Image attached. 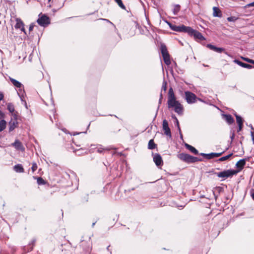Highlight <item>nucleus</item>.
Segmentation results:
<instances>
[{
  "instance_id": "obj_14",
  "label": "nucleus",
  "mask_w": 254,
  "mask_h": 254,
  "mask_svg": "<svg viewBox=\"0 0 254 254\" xmlns=\"http://www.w3.org/2000/svg\"><path fill=\"white\" fill-rule=\"evenodd\" d=\"M11 145L17 150H20L22 152L25 151V148L22 143L18 139H16Z\"/></svg>"
},
{
  "instance_id": "obj_36",
  "label": "nucleus",
  "mask_w": 254,
  "mask_h": 254,
  "mask_svg": "<svg viewBox=\"0 0 254 254\" xmlns=\"http://www.w3.org/2000/svg\"><path fill=\"white\" fill-rule=\"evenodd\" d=\"M37 167H38V166H37L36 163L33 162L32 163V167H31V170H32V172H34L37 169Z\"/></svg>"
},
{
  "instance_id": "obj_53",
  "label": "nucleus",
  "mask_w": 254,
  "mask_h": 254,
  "mask_svg": "<svg viewBox=\"0 0 254 254\" xmlns=\"http://www.w3.org/2000/svg\"><path fill=\"white\" fill-rule=\"evenodd\" d=\"M252 196L253 199L254 200V193H253L252 194Z\"/></svg>"
},
{
  "instance_id": "obj_51",
  "label": "nucleus",
  "mask_w": 254,
  "mask_h": 254,
  "mask_svg": "<svg viewBox=\"0 0 254 254\" xmlns=\"http://www.w3.org/2000/svg\"><path fill=\"white\" fill-rule=\"evenodd\" d=\"M179 134H180V138L183 139V134L182 133V132H181V130L180 129V131H179Z\"/></svg>"
},
{
  "instance_id": "obj_19",
  "label": "nucleus",
  "mask_w": 254,
  "mask_h": 254,
  "mask_svg": "<svg viewBox=\"0 0 254 254\" xmlns=\"http://www.w3.org/2000/svg\"><path fill=\"white\" fill-rule=\"evenodd\" d=\"M223 117L224 119L229 125L232 124L234 122L233 118L230 114H223Z\"/></svg>"
},
{
  "instance_id": "obj_28",
  "label": "nucleus",
  "mask_w": 254,
  "mask_h": 254,
  "mask_svg": "<svg viewBox=\"0 0 254 254\" xmlns=\"http://www.w3.org/2000/svg\"><path fill=\"white\" fill-rule=\"evenodd\" d=\"M167 82L164 78L163 82H162V85L161 91H162V92H163V91L164 93H165L167 90Z\"/></svg>"
},
{
  "instance_id": "obj_52",
  "label": "nucleus",
  "mask_w": 254,
  "mask_h": 254,
  "mask_svg": "<svg viewBox=\"0 0 254 254\" xmlns=\"http://www.w3.org/2000/svg\"><path fill=\"white\" fill-rule=\"evenodd\" d=\"M224 52L228 56L230 57H232L231 55L230 54H229L227 52H226V51H224Z\"/></svg>"
},
{
  "instance_id": "obj_16",
  "label": "nucleus",
  "mask_w": 254,
  "mask_h": 254,
  "mask_svg": "<svg viewBox=\"0 0 254 254\" xmlns=\"http://www.w3.org/2000/svg\"><path fill=\"white\" fill-rule=\"evenodd\" d=\"M234 62L238 64L239 65L248 69H251L253 67V66H252V65L243 63L237 59H235L234 61Z\"/></svg>"
},
{
  "instance_id": "obj_27",
  "label": "nucleus",
  "mask_w": 254,
  "mask_h": 254,
  "mask_svg": "<svg viewBox=\"0 0 254 254\" xmlns=\"http://www.w3.org/2000/svg\"><path fill=\"white\" fill-rule=\"evenodd\" d=\"M33 178L37 179V183L39 185H43L46 184V181L41 177L36 178L35 177H33Z\"/></svg>"
},
{
  "instance_id": "obj_39",
  "label": "nucleus",
  "mask_w": 254,
  "mask_h": 254,
  "mask_svg": "<svg viewBox=\"0 0 254 254\" xmlns=\"http://www.w3.org/2000/svg\"><path fill=\"white\" fill-rule=\"evenodd\" d=\"M224 51H225V49L224 48H223L217 47L215 52H217V53H222V52H224Z\"/></svg>"
},
{
  "instance_id": "obj_3",
  "label": "nucleus",
  "mask_w": 254,
  "mask_h": 254,
  "mask_svg": "<svg viewBox=\"0 0 254 254\" xmlns=\"http://www.w3.org/2000/svg\"><path fill=\"white\" fill-rule=\"evenodd\" d=\"M161 52L165 64L168 65L171 64L170 55L167 51V47L164 44H161L160 46Z\"/></svg>"
},
{
  "instance_id": "obj_59",
  "label": "nucleus",
  "mask_w": 254,
  "mask_h": 254,
  "mask_svg": "<svg viewBox=\"0 0 254 254\" xmlns=\"http://www.w3.org/2000/svg\"><path fill=\"white\" fill-rule=\"evenodd\" d=\"M109 246H108V247H107V250H109Z\"/></svg>"
},
{
  "instance_id": "obj_25",
  "label": "nucleus",
  "mask_w": 254,
  "mask_h": 254,
  "mask_svg": "<svg viewBox=\"0 0 254 254\" xmlns=\"http://www.w3.org/2000/svg\"><path fill=\"white\" fill-rule=\"evenodd\" d=\"M157 147V144H156L153 139H150L148 144V148L149 149H153Z\"/></svg>"
},
{
  "instance_id": "obj_20",
  "label": "nucleus",
  "mask_w": 254,
  "mask_h": 254,
  "mask_svg": "<svg viewBox=\"0 0 254 254\" xmlns=\"http://www.w3.org/2000/svg\"><path fill=\"white\" fill-rule=\"evenodd\" d=\"M245 164L246 161L244 159H240L237 162L236 166L238 169H239L238 172L242 170L243 169Z\"/></svg>"
},
{
  "instance_id": "obj_30",
  "label": "nucleus",
  "mask_w": 254,
  "mask_h": 254,
  "mask_svg": "<svg viewBox=\"0 0 254 254\" xmlns=\"http://www.w3.org/2000/svg\"><path fill=\"white\" fill-rule=\"evenodd\" d=\"M7 108L10 113H13L14 111V107L12 103H8Z\"/></svg>"
},
{
  "instance_id": "obj_37",
  "label": "nucleus",
  "mask_w": 254,
  "mask_h": 254,
  "mask_svg": "<svg viewBox=\"0 0 254 254\" xmlns=\"http://www.w3.org/2000/svg\"><path fill=\"white\" fill-rule=\"evenodd\" d=\"M244 60H245V61L249 63H251V64H254V60H252V59H250L249 58H243L242 57V58Z\"/></svg>"
},
{
  "instance_id": "obj_22",
  "label": "nucleus",
  "mask_w": 254,
  "mask_h": 254,
  "mask_svg": "<svg viewBox=\"0 0 254 254\" xmlns=\"http://www.w3.org/2000/svg\"><path fill=\"white\" fill-rule=\"evenodd\" d=\"M13 169L16 173H23L24 171L22 165L20 164H17L14 165Z\"/></svg>"
},
{
  "instance_id": "obj_56",
  "label": "nucleus",
  "mask_w": 254,
  "mask_h": 254,
  "mask_svg": "<svg viewBox=\"0 0 254 254\" xmlns=\"http://www.w3.org/2000/svg\"><path fill=\"white\" fill-rule=\"evenodd\" d=\"M25 106L26 108H27V104H26V103L25 102Z\"/></svg>"
},
{
  "instance_id": "obj_2",
  "label": "nucleus",
  "mask_w": 254,
  "mask_h": 254,
  "mask_svg": "<svg viewBox=\"0 0 254 254\" xmlns=\"http://www.w3.org/2000/svg\"><path fill=\"white\" fill-rule=\"evenodd\" d=\"M177 157L183 162L188 164L202 161V159L197 157L192 156L189 154L182 153L177 155Z\"/></svg>"
},
{
  "instance_id": "obj_1",
  "label": "nucleus",
  "mask_w": 254,
  "mask_h": 254,
  "mask_svg": "<svg viewBox=\"0 0 254 254\" xmlns=\"http://www.w3.org/2000/svg\"><path fill=\"white\" fill-rule=\"evenodd\" d=\"M167 104L169 108H174V111L178 114H183V107L180 103L176 100L173 89L172 87H170L169 89Z\"/></svg>"
},
{
  "instance_id": "obj_34",
  "label": "nucleus",
  "mask_w": 254,
  "mask_h": 254,
  "mask_svg": "<svg viewBox=\"0 0 254 254\" xmlns=\"http://www.w3.org/2000/svg\"><path fill=\"white\" fill-rule=\"evenodd\" d=\"M172 117L173 118L175 119V121H176V126L177 127L178 131H180L181 128L180 127L179 122L177 118H176V117L175 115H173Z\"/></svg>"
},
{
  "instance_id": "obj_10",
  "label": "nucleus",
  "mask_w": 254,
  "mask_h": 254,
  "mask_svg": "<svg viewBox=\"0 0 254 254\" xmlns=\"http://www.w3.org/2000/svg\"><path fill=\"white\" fill-rule=\"evenodd\" d=\"M9 79L14 86L17 88H19V92H18L17 93L22 100V96L20 95V93L24 92V90H22L21 88L22 86V84L19 81L12 78L10 77Z\"/></svg>"
},
{
  "instance_id": "obj_45",
  "label": "nucleus",
  "mask_w": 254,
  "mask_h": 254,
  "mask_svg": "<svg viewBox=\"0 0 254 254\" xmlns=\"http://www.w3.org/2000/svg\"><path fill=\"white\" fill-rule=\"evenodd\" d=\"M4 97V95L2 92H0V101L3 100Z\"/></svg>"
},
{
  "instance_id": "obj_58",
  "label": "nucleus",
  "mask_w": 254,
  "mask_h": 254,
  "mask_svg": "<svg viewBox=\"0 0 254 254\" xmlns=\"http://www.w3.org/2000/svg\"><path fill=\"white\" fill-rule=\"evenodd\" d=\"M250 127H251V128H252V129L253 128V126H252V125L250 126Z\"/></svg>"
},
{
  "instance_id": "obj_8",
  "label": "nucleus",
  "mask_w": 254,
  "mask_h": 254,
  "mask_svg": "<svg viewBox=\"0 0 254 254\" xmlns=\"http://www.w3.org/2000/svg\"><path fill=\"white\" fill-rule=\"evenodd\" d=\"M37 22L40 26H46L50 24V20L49 17L45 14H43L41 17H39Z\"/></svg>"
},
{
  "instance_id": "obj_55",
  "label": "nucleus",
  "mask_w": 254,
  "mask_h": 254,
  "mask_svg": "<svg viewBox=\"0 0 254 254\" xmlns=\"http://www.w3.org/2000/svg\"><path fill=\"white\" fill-rule=\"evenodd\" d=\"M102 20H106L107 21H109L108 20L106 19H101Z\"/></svg>"
},
{
  "instance_id": "obj_11",
  "label": "nucleus",
  "mask_w": 254,
  "mask_h": 254,
  "mask_svg": "<svg viewBox=\"0 0 254 254\" xmlns=\"http://www.w3.org/2000/svg\"><path fill=\"white\" fill-rule=\"evenodd\" d=\"M224 151H223L222 152L220 153H200L199 154L200 155L204 157L206 159L209 160L212 158H215V157H218L220 156Z\"/></svg>"
},
{
  "instance_id": "obj_50",
  "label": "nucleus",
  "mask_w": 254,
  "mask_h": 254,
  "mask_svg": "<svg viewBox=\"0 0 254 254\" xmlns=\"http://www.w3.org/2000/svg\"><path fill=\"white\" fill-rule=\"evenodd\" d=\"M163 98V93L162 92V91H161L160 94L159 99H162Z\"/></svg>"
},
{
  "instance_id": "obj_12",
  "label": "nucleus",
  "mask_w": 254,
  "mask_h": 254,
  "mask_svg": "<svg viewBox=\"0 0 254 254\" xmlns=\"http://www.w3.org/2000/svg\"><path fill=\"white\" fill-rule=\"evenodd\" d=\"M162 127L164 131V134L170 138H171L172 134L171 130L169 127L168 122L166 120H164L163 121Z\"/></svg>"
},
{
  "instance_id": "obj_41",
  "label": "nucleus",
  "mask_w": 254,
  "mask_h": 254,
  "mask_svg": "<svg viewBox=\"0 0 254 254\" xmlns=\"http://www.w3.org/2000/svg\"><path fill=\"white\" fill-rule=\"evenodd\" d=\"M4 116V114L0 110V119H1V120H3Z\"/></svg>"
},
{
  "instance_id": "obj_49",
  "label": "nucleus",
  "mask_w": 254,
  "mask_h": 254,
  "mask_svg": "<svg viewBox=\"0 0 254 254\" xmlns=\"http://www.w3.org/2000/svg\"><path fill=\"white\" fill-rule=\"evenodd\" d=\"M166 23H167V24L169 26V27L171 28V27L172 26H173L174 24H172L171 22H168V21H166Z\"/></svg>"
},
{
  "instance_id": "obj_46",
  "label": "nucleus",
  "mask_w": 254,
  "mask_h": 254,
  "mask_svg": "<svg viewBox=\"0 0 254 254\" xmlns=\"http://www.w3.org/2000/svg\"><path fill=\"white\" fill-rule=\"evenodd\" d=\"M251 136H252V139L253 143L254 144V132L251 131Z\"/></svg>"
},
{
  "instance_id": "obj_9",
  "label": "nucleus",
  "mask_w": 254,
  "mask_h": 254,
  "mask_svg": "<svg viewBox=\"0 0 254 254\" xmlns=\"http://www.w3.org/2000/svg\"><path fill=\"white\" fill-rule=\"evenodd\" d=\"M189 28V26H186L184 25L177 26L174 24L173 26L171 27V29L176 32H183L187 33Z\"/></svg>"
},
{
  "instance_id": "obj_40",
  "label": "nucleus",
  "mask_w": 254,
  "mask_h": 254,
  "mask_svg": "<svg viewBox=\"0 0 254 254\" xmlns=\"http://www.w3.org/2000/svg\"><path fill=\"white\" fill-rule=\"evenodd\" d=\"M236 19V18L234 16H230L227 18V20L230 22H234Z\"/></svg>"
},
{
  "instance_id": "obj_15",
  "label": "nucleus",
  "mask_w": 254,
  "mask_h": 254,
  "mask_svg": "<svg viewBox=\"0 0 254 254\" xmlns=\"http://www.w3.org/2000/svg\"><path fill=\"white\" fill-rule=\"evenodd\" d=\"M96 151L97 152L100 153H104L105 151H109L110 150H116L117 148L114 147L113 146H110L106 148H104L101 145L98 146L96 148Z\"/></svg>"
},
{
  "instance_id": "obj_60",
  "label": "nucleus",
  "mask_w": 254,
  "mask_h": 254,
  "mask_svg": "<svg viewBox=\"0 0 254 254\" xmlns=\"http://www.w3.org/2000/svg\"><path fill=\"white\" fill-rule=\"evenodd\" d=\"M51 0H48L49 1H50Z\"/></svg>"
},
{
  "instance_id": "obj_54",
  "label": "nucleus",
  "mask_w": 254,
  "mask_h": 254,
  "mask_svg": "<svg viewBox=\"0 0 254 254\" xmlns=\"http://www.w3.org/2000/svg\"><path fill=\"white\" fill-rule=\"evenodd\" d=\"M95 222H94V223H92V227H94V226L95 225Z\"/></svg>"
},
{
  "instance_id": "obj_38",
  "label": "nucleus",
  "mask_w": 254,
  "mask_h": 254,
  "mask_svg": "<svg viewBox=\"0 0 254 254\" xmlns=\"http://www.w3.org/2000/svg\"><path fill=\"white\" fill-rule=\"evenodd\" d=\"M62 254H71L70 250L64 249L62 250Z\"/></svg>"
},
{
  "instance_id": "obj_48",
  "label": "nucleus",
  "mask_w": 254,
  "mask_h": 254,
  "mask_svg": "<svg viewBox=\"0 0 254 254\" xmlns=\"http://www.w3.org/2000/svg\"><path fill=\"white\" fill-rule=\"evenodd\" d=\"M162 99H159L158 109L159 108L160 105L162 103Z\"/></svg>"
},
{
  "instance_id": "obj_18",
  "label": "nucleus",
  "mask_w": 254,
  "mask_h": 254,
  "mask_svg": "<svg viewBox=\"0 0 254 254\" xmlns=\"http://www.w3.org/2000/svg\"><path fill=\"white\" fill-rule=\"evenodd\" d=\"M17 124L18 123L16 118L13 120H11L9 122V131H12L17 127Z\"/></svg>"
},
{
  "instance_id": "obj_5",
  "label": "nucleus",
  "mask_w": 254,
  "mask_h": 254,
  "mask_svg": "<svg viewBox=\"0 0 254 254\" xmlns=\"http://www.w3.org/2000/svg\"><path fill=\"white\" fill-rule=\"evenodd\" d=\"M238 172V171L230 169L216 173V174L219 178H227L236 175Z\"/></svg>"
},
{
  "instance_id": "obj_17",
  "label": "nucleus",
  "mask_w": 254,
  "mask_h": 254,
  "mask_svg": "<svg viewBox=\"0 0 254 254\" xmlns=\"http://www.w3.org/2000/svg\"><path fill=\"white\" fill-rule=\"evenodd\" d=\"M223 191L224 189L222 187H218L214 189L213 190V193L214 195L215 199L217 198L218 195L223 192Z\"/></svg>"
},
{
  "instance_id": "obj_57",
  "label": "nucleus",
  "mask_w": 254,
  "mask_h": 254,
  "mask_svg": "<svg viewBox=\"0 0 254 254\" xmlns=\"http://www.w3.org/2000/svg\"><path fill=\"white\" fill-rule=\"evenodd\" d=\"M250 127H251V128H252V129L253 128V126H252V125L250 126Z\"/></svg>"
},
{
  "instance_id": "obj_33",
  "label": "nucleus",
  "mask_w": 254,
  "mask_h": 254,
  "mask_svg": "<svg viewBox=\"0 0 254 254\" xmlns=\"http://www.w3.org/2000/svg\"><path fill=\"white\" fill-rule=\"evenodd\" d=\"M180 10V6L179 4H176L175 5L174 9H173V13L174 15H177L178 13L179 12Z\"/></svg>"
},
{
  "instance_id": "obj_31",
  "label": "nucleus",
  "mask_w": 254,
  "mask_h": 254,
  "mask_svg": "<svg viewBox=\"0 0 254 254\" xmlns=\"http://www.w3.org/2000/svg\"><path fill=\"white\" fill-rule=\"evenodd\" d=\"M233 155V153H230L226 156H223V157H222L221 158H220L217 161H225L227 159H228L231 156H232Z\"/></svg>"
},
{
  "instance_id": "obj_42",
  "label": "nucleus",
  "mask_w": 254,
  "mask_h": 254,
  "mask_svg": "<svg viewBox=\"0 0 254 254\" xmlns=\"http://www.w3.org/2000/svg\"><path fill=\"white\" fill-rule=\"evenodd\" d=\"M234 137H235L234 131H232V132H231V135H230L231 141H233V139H234Z\"/></svg>"
},
{
  "instance_id": "obj_7",
  "label": "nucleus",
  "mask_w": 254,
  "mask_h": 254,
  "mask_svg": "<svg viewBox=\"0 0 254 254\" xmlns=\"http://www.w3.org/2000/svg\"><path fill=\"white\" fill-rule=\"evenodd\" d=\"M185 99L188 104L194 103L197 99L196 96L190 91L185 92Z\"/></svg>"
},
{
  "instance_id": "obj_29",
  "label": "nucleus",
  "mask_w": 254,
  "mask_h": 254,
  "mask_svg": "<svg viewBox=\"0 0 254 254\" xmlns=\"http://www.w3.org/2000/svg\"><path fill=\"white\" fill-rule=\"evenodd\" d=\"M6 121L4 120H1L0 121V132L2 131L4 129H5L6 127Z\"/></svg>"
},
{
  "instance_id": "obj_35",
  "label": "nucleus",
  "mask_w": 254,
  "mask_h": 254,
  "mask_svg": "<svg viewBox=\"0 0 254 254\" xmlns=\"http://www.w3.org/2000/svg\"><path fill=\"white\" fill-rule=\"evenodd\" d=\"M206 47L209 48V49L211 50H213L214 51H216V47L214 45H213L211 44H207L206 45Z\"/></svg>"
},
{
  "instance_id": "obj_47",
  "label": "nucleus",
  "mask_w": 254,
  "mask_h": 254,
  "mask_svg": "<svg viewBox=\"0 0 254 254\" xmlns=\"http://www.w3.org/2000/svg\"><path fill=\"white\" fill-rule=\"evenodd\" d=\"M247 6H254V1L247 5Z\"/></svg>"
},
{
  "instance_id": "obj_21",
  "label": "nucleus",
  "mask_w": 254,
  "mask_h": 254,
  "mask_svg": "<svg viewBox=\"0 0 254 254\" xmlns=\"http://www.w3.org/2000/svg\"><path fill=\"white\" fill-rule=\"evenodd\" d=\"M185 146L188 149H189L192 153H193L195 155L198 154V150L196 149H195L194 147H193L192 146H191L188 143H185Z\"/></svg>"
},
{
  "instance_id": "obj_4",
  "label": "nucleus",
  "mask_w": 254,
  "mask_h": 254,
  "mask_svg": "<svg viewBox=\"0 0 254 254\" xmlns=\"http://www.w3.org/2000/svg\"><path fill=\"white\" fill-rule=\"evenodd\" d=\"M187 33H188L190 36H193L196 41H203L205 40L204 37L200 32L193 29L190 27H189Z\"/></svg>"
},
{
  "instance_id": "obj_32",
  "label": "nucleus",
  "mask_w": 254,
  "mask_h": 254,
  "mask_svg": "<svg viewBox=\"0 0 254 254\" xmlns=\"http://www.w3.org/2000/svg\"><path fill=\"white\" fill-rule=\"evenodd\" d=\"M118 5L123 9H126V6L124 4L122 0H114Z\"/></svg>"
},
{
  "instance_id": "obj_43",
  "label": "nucleus",
  "mask_w": 254,
  "mask_h": 254,
  "mask_svg": "<svg viewBox=\"0 0 254 254\" xmlns=\"http://www.w3.org/2000/svg\"><path fill=\"white\" fill-rule=\"evenodd\" d=\"M34 25L33 23H31L30 26H29V31H31L32 30H33V28H34Z\"/></svg>"
},
{
  "instance_id": "obj_24",
  "label": "nucleus",
  "mask_w": 254,
  "mask_h": 254,
  "mask_svg": "<svg viewBox=\"0 0 254 254\" xmlns=\"http://www.w3.org/2000/svg\"><path fill=\"white\" fill-rule=\"evenodd\" d=\"M213 14L214 16L218 17H220L222 16L221 12L218 7L215 6L213 8Z\"/></svg>"
},
{
  "instance_id": "obj_26",
  "label": "nucleus",
  "mask_w": 254,
  "mask_h": 254,
  "mask_svg": "<svg viewBox=\"0 0 254 254\" xmlns=\"http://www.w3.org/2000/svg\"><path fill=\"white\" fill-rule=\"evenodd\" d=\"M234 115L236 117V121L238 125H243V120L242 118L237 115L236 113L234 114Z\"/></svg>"
},
{
  "instance_id": "obj_23",
  "label": "nucleus",
  "mask_w": 254,
  "mask_h": 254,
  "mask_svg": "<svg viewBox=\"0 0 254 254\" xmlns=\"http://www.w3.org/2000/svg\"><path fill=\"white\" fill-rule=\"evenodd\" d=\"M35 242L36 239H33L31 242L28 244V247L27 248H24V251H26L27 252L31 251L33 249V247L35 245Z\"/></svg>"
},
{
  "instance_id": "obj_44",
  "label": "nucleus",
  "mask_w": 254,
  "mask_h": 254,
  "mask_svg": "<svg viewBox=\"0 0 254 254\" xmlns=\"http://www.w3.org/2000/svg\"><path fill=\"white\" fill-rule=\"evenodd\" d=\"M243 125H238V129L237 130V132H239V131H240L242 130V129L243 128Z\"/></svg>"
},
{
  "instance_id": "obj_13",
  "label": "nucleus",
  "mask_w": 254,
  "mask_h": 254,
  "mask_svg": "<svg viewBox=\"0 0 254 254\" xmlns=\"http://www.w3.org/2000/svg\"><path fill=\"white\" fill-rule=\"evenodd\" d=\"M14 27L16 29H19L22 32H23L26 35V32L24 28V24L20 18L16 19V24Z\"/></svg>"
},
{
  "instance_id": "obj_6",
  "label": "nucleus",
  "mask_w": 254,
  "mask_h": 254,
  "mask_svg": "<svg viewBox=\"0 0 254 254\" xmlns=\"http://www.w3.org/2000/svg\"><path fill=\"white\" fill-rule=\"evenodd\" d=\"M153 161L158 168H161L163 165V161L161 155L158 153H152Z\"/></svg>"
}]
</instances>
